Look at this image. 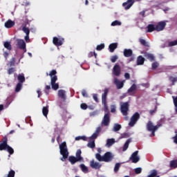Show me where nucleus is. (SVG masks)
I'll return each instance as SVG.
<instances>
[{"instance_id":"31","label":"nucleus","mask_w":177,"mask_h":177,"mask_svg":"<svg viewBox=\"0 0 177 177\" xmlns=\"http://www.w3.org/2000/svg\"><path fill=\"white\" fill-rule=\"evenodd\" d=\"M80 168H81L82 172H84V174H88V172L89 170L88 169V168L86 167V166H85V165L81 164V165H80Z\"/></svg>"},{"instance_id":"10","label":"nucleus","mask_w":177,"mask_h":177,"mask_svg":"<svg viewBox=\"0 0 177 177\" xmlns=\"http://www.w3.org/2000/svg\"><path fill=\"white\" fill-rule=\"evenodd\" d=\"M161 125H162L161 124H159L154 126V124H153V122L149 120L147 123V130L149 132H150L151 131H153L154 129H158V128H160V127H161Z\"/></svg>"},{"instance_id":"64","label":"nucleus","mask_w":177,"mask_h":177,"mask_svg":"<svg viewBox=\"0 0 177 177\" xmlns=\"http://www.w3.org/2000/svg\"><path fill=\"white\" fill-rule=\"evenodd\" d=\"M174 143L177 145V134L173 138Z\"/></svg>"},{"instance_id":"22","label":"nucleus","mask_w":177,"mask_h":177,"mask_svg":"<svg viewBox=\"0 0 177 177\" xmlns=\"http://www.w3.org/2000/svg\"><path fill=\"white\" fill-rule=\"evenodd\" d=\"M123 53H124V57H131V56H132V55L133 54V52L131 49L125 48L124 50Z\"/></svg>"},{"instance_id":"45","label":"nucleus","mask_w":177,"mask_h":177,"mask_svg":"<svg viewBox=\"0 0 177 177\" xmlns=\"http://www.w3.org/2000/svg\"><path fill=\"white\" fill-rule=\"evenodd\" d=\"M117 60H118V55H113L111 57L112 63H115V62H117Z\"/></svg>"},{"instance_id":"1","label":"nucleus","mask_w":177,"mask_h":177,"mask_svg":"<svg viewBox=\"0 0 177 177\" xmlns=\"http://www.w3.org/2000/svg\"><path fill=\"white\" fill-rule=\"evenodd\" d=\"M109 93V89L105 88L104 93L102 95V102L104 105V111L105 113L104 118L102 122V125L107 127L110 122V115L109 113V106H107V94Z\"/></svg>"},{"instance_id":"36","label":"nucleus","mask_w":177,"mask_h":177,"mask_svg":"<svg viewBox=\"0 0 177 177\" xmlns=\"http://www.w3.org/2000/svg\"><path fill=\"white\" fill-rule=\"evenodd\" d=\"M171 168H177V160L170 161Z\"/></svg>"},{"instance_id":"47","label":"nucleus","mask_w":177,"mask_h":177,"mask_svg":"<svg viewBox=\"0 0 177 177\" xmlns=\"http://www.w3.org/2000/svg\"><path fill=\"white\" fill-rule=\"evenodd\" d=\"M157 176V171L153 170L150 175L148 176V177H156Z\"/></svg>"},{"instance_id":"4","label":"nucleus","mask_w":177,"mask_h":177,"mask_svg":"<svg viewBox=\"0 0 177 177\" xmlns=\"http://www.w3.org/2000/svg\"><path fill=\"white\" fill-rule=\"evenodd\" d=\"M81 154H82V151L81 149H77L75 153V156H71L68 157V161L71 162L72 165H74L76 162H80L81 161H84V158L81 156Z\"/></svg>"},{"instance_id":"58","label":"nucleus","mask_w":177,"mask_h":177,"mask_svg":"<svg viewBox=\"0 0 177 177\" xmlns=\"http://www.w3.org/2000/svg\"><path fill=\"white\" fill-rule=\"evenodd\" d=\"M156 110H157V106H155V110H151L149 111V113L151 114V115H153V114H154V113H156Z\"/></svg>"},{"instance_id":"59","label":"nucleus","mask_w":177,"mask_h":177,"mask_svg":"<svg viewBox=\"0 0 177 177\" xmlns=\"http://www.w3.org/2000/svg\"><path fill=\"white\" fill-rule=\"evenodd\" d=\"M170 80H171V82H173V84H174V82H176V81H177V77H170Z\"/></svg>"},{"instance_id":"52","label":"nucleus","mask_w":177,"mask_h":177,"mask_svg":"<svg viewBox=\"0 0 177 177\" xmlns=\"http://www.w3.org/2000/svg\"><path fill=\"white\" fill-rule=\"evenodd\" d=\"M106 146H107V147H110L111 146V138L107 140Z\"/></svg>"},{"instance_id":"42","label":"nucleus","mask_w":177,"mask_h":177,"mask_svg":"<svg viewBox=\"0 0 177 177\" xmlns=\"http://www.w3.org/2000/svg\"><path fill=\"white\" fill-rule=\"evenodd\" d=\"M99 136V134L93 133V135L89 138L90 140H95Z\"/></svg>"},{"instance_id":"3","label":"nucleus","mask_w":177,"mask_h":177,"mask_svg":"<svg viewBox=\"0 0 177 177\" xmlns=\"http://www.w3.org/2000/svg\"><path fill=\"white\" fill-rule=\"evenodd\" d=\"M97 151L98 153L95 154V158L98 161H104V162H109V161L111 160V152H106L103 156H102V155H100V153H102V149L98 148Z\"/></svg>"},{"instance_id":"50","label":"nucleus","mask_w":177,"mask_h":177,"mask_svg":"<svg viewBox=\"0 0 177 177\" xmlns=\"http://www.w3.org/2000/svg\"><path fill=\"white\" fill-rule=\"evenodd\" d=\"M15 63H16V58L12 57V60L10 62V66L12 67V66H15Z\"/></svg>"},{"instance_id":"11","label":"nucleus","mask_w":177,"mask_h":177,"mask_svg":"<svg viewBox=\"0 0 177 177\" xmlns=\"http://www.w3.org/2000/svg\"><path fill=\"white\" fill-rule=\"evenodd\" d=\"M113 74L115 75V77H120V75H121V66H120V64H115L113 68Z\"/></svg>"},{"instance_id":"35","label":"nucleus","mask_w":177,"mask_h":177,"mask_svg":"<svg viewBox=\"0 0 177 177\" xmlns=\"http://www.w3.org/2000/svg\"><path fill=\"white\" fill-rule=\"evenodd\" d=\"M130 140H127V142L124 143V147H123V151H127L128 150V147H129V143Z\"/></svg>"},{"instance_id":"30","label":"nucleus","mask_w":177,"mask_h":177,"mask_svg":"<svg viewBox=\"0 0 177 177\" xmlns=\"http://www.w3.org/2000/svg\"><path fill=\"white\" fill-rule=\"evenodd\" d=\"M87 146L90 148V149H95V140H89L88 143L87 144Z\"/></svg>"},{"instance_id":"15","label":"nucleus","mask_w":177,"mask_h":177,"mask_svg":"<svg viewBox=\"0 0 177 177\" xmlns=\"http://www.w3.org/2000/svg\"><path fill=\"white\" fill-rule=\"evenodd\" d=\"M134 3V0H127L126 2L122 3V6L125 10H128V9H131V8H132Z\"/></svg>"},{"instance_id":"60","label":"nucleus","mask_w":177,"mask_h":177,"mask_svg":"<svg viewBox=\"0 0 177 177\" xmlns=\"http://www.w3.org/2000/svg\"><path fill=\"white\" fill-rule=\"evenodd\" d=\"M116 107L114 105L111 106V113H115Z\"/></svg>"},{"instance_id":"40","label":"nucleus","mask_w":177,"mask_h":177,"mask_svg":"<svg viewBox=\"0 0 177 177\" xmlns=\"http://www.w3.org/2000/svg\"><path fill=\"white\" fill-rule=\"evenodd\" d=\"M121 24H122V23H121V21H120L118 20H115L111 23V26H121Z\"/></svg>"},{"instance_id":"37","label":"nucleus","mask_w":177,"mask_h":177,"mask_svg":"<svg viewBox=\"0 0 177 177\" xmlns=\"http://www.w3.org/2000/svg\"><path fill=\"white\" fill-rule=\"evenodd\" d=\"M23 84L21 83H18L15 87V92H20L21 91V88Z\"/></svg>"},{"instance_id":"43","label":"nucleus","mask_w":177,"mask_h":177,"mask_svg":"<svg viewBox=\"0 0 177 177\" xmlns=\"http://www.w3.org/2000/svg\"><path fill=\"white\" fill-rule=\"evenodd\" d=\"M135 174L136 175H139V174H142V168L141 167H137L134 169Z\"/></svg>"},{"instance_id":"13","label":"nucleus","mask_w":177,"mask_h":177,"mask_svg":"<svg viewBox=\"0 0 177 177\" xmlns=\"http://www.w3.org/2000/svg\"><path fill=\"white\" fill-rule=\"evenodd\" d=\"M18 48H19L21 50H24V53L27 52V49L26 48V41L23 39H18L17 40Z\"/></svg>"},{"instance_id":"19","label":"nucleus","mask_w":177,"mask_h":177,"mask_svg":"<svg viewBox=\"0 0 177 177\" xmlns=\"http://www.w3.org/2000/svg\"><path fill=\"white\" fill-rule=\"evenodd\" d=\"M27 24H28V21L22 24V31H24L26 35H30V29L27 28Z\"/></svg>"},{"instance_id":"24","label":"nucleus","mask_w":177,"mask_h":177,"mask_svg":"<svg viewBox=\"0 0 177 177\" xmlns=\"http://www.w3.org/2000/svg\"><path fill=\"white\" fill-rule=\"evenodd\" d=\"M136 88H137L136 84H132V86L127 91L128 93H129V95H131V96L135 95L133 92L136 91Z\"/></svg>"},{"instance_id":"27","label":"nucleus","mask_w":177,"mask_h":177,"mask_svg":"<svg viewBox=\"0 0 177 177\" xmlns=\"http://www.w3.org/2000/svg\"><path fill=\"white\" fill-rule=\"evenodd\" d=\"M147 32H153V31H156V26L154 24H149L147 26Z\"/></svg>"},{"instance_id":"5","label":"nucleus","mask_w":177,"mask_h":177,"mask_svg":"<svg viewBox=\"0 0 177 177\" xmlns=\"http://www.w3.org/2000/svg\"><path fill=\"white\" fill-rule=\"evenodd\" d=\"M59 153L62 158H61V161H65L68 158V149H67V143L63 142L59 145Z\"/></svg>"},{"instance_id":"9","label":"nucleus","mask_w":177,"mask_h":177,"mask_svg":"<svg viewBox=\"0 0 177 177\" xmlns=\"http://www.w3.org/2000/svg\"><path fill=\"white\" fill-rule=\"evenodd\" d=\"M139 151H134L131 157L129 158L130 161H131L133 164H136V162H139L140 160V158H139Z\"/></svg>"},{"instance_id":"53","label":"nucleus","mask_w":177,"mask_h":177,"mask_svg":"<svg viewBox=\"0 0 177 177\" xmlns=\"http://www.w3.org/2000/svg\"><path fill=\"white\" fill-rule=\"evenodd\" d=\"M82 95L84 97H88V93L86 90H82Z\"/></svg>"},{"instance_id":"34","label":"nucleus","mask_w":177,"mask_h":177,"mask_svg":"<svg viewBox=\"0 0 177 177\" xmlns=\"http://www.w3.org/2000/svg\"><path fill=\"white\" fill-rule=\"evenodd\" d=\"M6 150L8 151V153H9V154L10 156H12V154H13L15 153V150L13 149V148H12V147H10L9 145H8Z\"/></svg>"},{"instance_id":"14","label":"nucleus","mask_w":177,"mask_h":177,"mask_svg":"<svg viewBox=\"0 0 177 177\" xmlns=\"http://www.w3.org/2000/svg\"><path fill=\"white\" fill-rule=\"evenodd\" d=\"M167 26V22L165 21H162L158 23L156 27V31H162Z\"/></svg>"},{"instance_id":"38","label":"nucleus","mask_w":177,"mask_h":177,"mask_svg":"<svg viewBox=\"0 0 177 177\" xmlns=\"http://www.w3.org/2000/svg\"><path fill=\"white\" fill-rule=\"evenodd\" d=\"M117 48H118V43H112L111 44V53H113V52H114V50H115V49H117Z\"/></svg>"},{"instance_id":"28","label":"nucleus","mask_w":177,"mask_h":177,"mask_svg":"<svg viewBox=\"0 0 177 177\" xmlns=\"http://www.w3.org/2000/svg\"><path fill=\"white\" fill-rule=\"evenodd\" d=\"M121 128H122L121 124L116 123L113 125V132H118V131H120Z\"/></svg>"},{"instance_id":"55","label":"nucleus","mask_w":177,"mask_h":177,"mask_svg":"<svg viewBox=\"0 0 177 177\" xmlns=\"http://www.w3.org/2000/svg\"><path fill=\"white\" fill-rule=\"evenodd\" d=\"M101 131H102V128L100 127H99L97 128L95 133H97V135H99V133H100Z\"/></svg>"},{"instance_id":"41","label":"nucleus","mask_w":177,"mask_h":177,"mask_svg":"<svg viewBox=\"0 0 177 177\" xmlns=\"http://www.w3.org/2000/svg\"><path fill=\"white\" fill-rule=\"evenodd\" d=\"M102 49H104V44H101L96 46V50H102Z\"/></svg>"},{"instance_id":"54","label":"nucleus","mask_w":177,"mask_h":177,"mask_svg":"<svg viewBox=\"0 0 177 177\" xmlns=\"http://www.w3.org/2000/svg\"><path fill=\"white\" fill-rule=\"evenodd\" d=\"M3 55V57L6 59V60H8V57H9V53L5 51Z\"/></svg>"},{"instance_id":"39","label":"nucleus","mask_w":177,"mask_h":177,"mask_svg":"<svg viewBox=\"0 0 177 177\" xmlns=\"http://www.w3.org/2000/svg\"><path fill=\"white\" fill-rule=\"evenodd\" d=\"M93 56L95 59H97V54L95 51L88 53V57H93Z\"/></svg>"},{"instance_id":"51","label":"nucleus","mask_w":177,"mask_h":177,"mask_svg":"<svg viewBox=\"0 0 177 177\" xmlns=\"http://www.w3.org/2000/svg\"><path fill=\"white\" fill-rule=\"evenodd\" d=\"M93 98L96 102V103H99V99L97 98V94H93Z\"/></svg>"},{"instance_id":"18","label":"nucleus","mask_w":177,"mask_h":177,"mask_svg":"<svg viewBox=\"0 0 177 177\" xmlns=\"http://www.w3.org/2000/svg\"><path fill=\"white\" fill-rule=\"evenodd\" d=\"M63 41H64V39H60L56 37H53V43L56 46H62V45H63Z\"/></svg>"},{"instance_id":"6","label":"nucleus","mask_w":177,"mask_h":177,"mask_svg":"<svg viewBox=\"0 0 177 177\" xmlns=\"http://www.w3.org/2000/svg\"><path fill=\"white\" fill-rule=\"evenodd\" d=\"M120 111L124 117V120H128V112L129 111V102H121L120 104Z\"/></svg>"},{"instance_id":"12","label":"nucleus","mask_w":177,"mask_h":177,"mask_svg":"<svg viewBox=\"0 0 177 177\" xmlns=\"http://www.w3.org/2000/svg\"><path fill=\"white\" fill-rule=\"evenodd\" d=\"M8 146V137L6 136L3 138L1 143H0V151H2L3 150H6Z\"/></svg>"},{"instance_id":"33","label":"nucleus","mask_w":177,"mask_h":177,"mask_svg":"<svg viewBox=\"0 0 177 177\" xmlns=\"http://www.w3.org/2000/svg\"><path fill=\"white\" fill-rule=\"evenodd\" d=\"M120 168H121V163H119V162L116 163L115 165V167L113 169L115 174H117V172H118V171H120Z\"/></svg>"},{"instance_id":"44","label":"nucleus","mask_w":177,"mask_h":177,"mask_svg":"<svg viewBox=\"0 0 177 177\" xmlns=\"http://www.w3.org/2000/svg\"><path fill=\"white\" fill-rule=\"evenodd\" d=\"M16 71V69H15V68H10L8 70V75H11V74H13V73H15Z\"/></svg>"},{"instance_id":"48","label":"nucleus","mask_w":177,"mask_h":177,"mask_svg":"<svg viewBox=\"0 0 177 177\" xmlns=\"http://www.w3.org/2000/svg\"><path fill=\"white\" fill-rule=\"evenodd\" d=\"M159 66L158 62H155L152 64V70H156V68H157Z\"/></svg>"},{"instance_id":"17","label":"nucleus","mask_w":177,"mask_h":177,"mask_svg":"<svg viewBox=\"0 0 177 177\" xmlns=\"http://www.w3.org/2000/svg\"><path fill=\"white\" fill-rule=\"evenodd\" d=\"M113 84H115L117 89H122L124 88V82L120 81L118 78L114 79Z\"/></svg>"},{"instance_id":"49","label":"nucleus","mask_w":177,"mask_h":177,"mask_svg":"<svg viewBox=\"0 0 177 177\" xmlns=\"http://www.w3.org/2000/svg\"><path fill=\"white\" fill-rule=\"evenodd\" d=\"M80 108L82 110H86V109H88V105L86 103H82L80 104Z\"/></svg>"},{"instance_id":"21","label":"nucleus","mask_w":177,"mask_h":177,"mask_svg":"<svg viewBox=\"0 0 177 177\" xmlns=\"http://www.w3.org/2000/svg\"><path fill=\"white\" fill-rule=\"evenodd\" d=\"M145 57H143L142 55H139L137 57V66H143L145 64Z\"/></svg>"},{"instance_id":"23","label":"nucleus","mask_w":177,"mask_h":177,"mask_svg":"<svg viewBox=\"0 0 177 177\" xmlns=\"http://www.w3.org/2000/svg\"><path fill=\"white\" fill-rule=\"evenodd\" d=\"M139 42L142 46H145V48H150V44L149 41L145 40V39H139Z\"/></svg>"},{"instance_id":"29","label":"nucleus","mask_w":177,"mask_h":177,"mask_svg":"<svg viewBox=\"0 0 177 177\" xmlns=\"http://www.w3.org/2000/svg\"><path fill=\"white\" fill-rule=\"evenodd\" d=\"M3 46L8 50H12V44H10V42H9V41L4 42L3 43Z\"/></svg>"},{"instance_id":"63","label":"nucleus","mask_w":177,"mask_h":177,"mask_svg":"<svg viewBox=\"0 0 177 177\" xmlns=\"http://www.w3.org/2000/svg\"><path fill=\"white\" fill-rule=\"evenodd\" d=\"M145 14H146V11L145 10L140 12V16H142V17H145Z\"/></svg>"},{"instance_id":"32","label":"nucleus","mask_w":177,"mask_h":177,"mask_svg":"<svg viewBox=\"0 0 177 177\" xmlns=\"http://www.w3.org/2000/svg\"><path fill=\"white\" fill-rule=\"evenodd\" d=\"M18 81H19L20 84H23L24 81H26V77H24V75H18Z\"/></svg>"},{"instance_id":"7","label":"nucleus","mask_w":177,"mask_h":177,"mask_svg":"<svg viewBox=\"0 0 177 177\" xmlns=\"http://www.w3.org/2000/svg\"><path fill=\"white\" fill-rule=\"evenodd\" d=\"M58 96L63 100V102H60L59 106L61 109H64L66 106V91L62 89L59 90Z\"/></svg>"},{"instance_id":"46","label":"nucleus","mask_w":177,"mask_h":177,"mask_svg":"<svg viewBox=\"0 0 177 177\" xmlns=\"http://www.w3.org/2000/svg\"><path fill=\"white\" fill-rule=\"evenodd\" d=\"M168 45L169 46H175L176 45H177V39L172 41H169Z\"/></svg>"},{"instance_id":"26","label":"nucleus","mask_w":177,"mask_h":177,"mask_svg":"<svg viewBox=\"0 0 177 177\" xmlns=\"http://www.w3.org/2000/svg\"><path fill=\"white\" fill-rule=\"evenodd\" d=\"M42 113H43V115H44V117H48V114L49 113V106H44L42 109Z\"/></svg>"},{"instance_id":"16","label":"nucleus","mask_w":177,"mask_h":177,"mask_svg":"<svg viewBox=\"0 0 177 177\" xmlns=\"http://www.w3.org/2000/svg\"><path fill=\"white\" fill-rule=\"evenodd\" d=\"M141 53L142 55H144V57L149 60V62H154V60H156V57L151 53H149L146 51H142Z\"/></svg>"},{"instance_id":"61","label":"nucleus","mask_w":177,"mask_h":177,"mask_svg":"<svg viewBox=\"0 0 177 177\" xmlns=\"http://www.w3.org/2000/svg\"><path fill=\"white\" fill-rule=\"evenodd\" d=\"M158 129H153V130H151V131L149 132H151V135L152 136H156V131H157Z\"/></svg>"},{"instance_id":"2","label":"nucleus","mask_w":177,"mask_h":177,"mask_svg":"<svg viewBox=\"0 0 177 177\" xmlns=\"http://www.w3.org/2000/svg\"><path fill=\"white\" fill-rule=\"evenodd\" d=\"M56 74H57V71L55 69L50 71V73H46V75L50 77L51 88L54 91H57L59 88V83H56V81H57V75Z\"/></svg>"},{"instance_id":"56","label":"nucleus","mask_w":177,"mask_h":177,"mask_svg":"<svg viewBox=\"0 0 177 177\" xmlns=\"http://www.w3.org/2000/svg\"><path fill=\"white\" fill-rule=\"evenodd\" d=\"M124 77L126 78V80H129L131 78V75H129V73H124Z\"/></svg>"},{"instance_id":"62","label":"nucleus","mask_w":177,"mask_h":177,"mask_svg":"<svg viewBox=\"0 0 177 177\" xmlns=\"http://www.w3.org/2000/svg\"><path fill=\"white\" fill-rule=\"evenodd\" d=\"M127 136H128V133H124L121 134L122 138H127Z\"/></svg>"},{"instance_id":"57","label":"nucleus","mask_w":177,"mask_h":177,"mask_svg":"<svg viewBox=\"0 0 177 177\" xmlns=\"http://www.w3.org/2000/svg\"><path fill=\"white\" fill-rule=\"evenodd\" d=\"M25 41L26 42H30V35H26L25 36Z\"/></svg>"},{"instance_id":"20","label":"nucleus","mask_w":177,"mask_h":177,"mask_svg":"<svg viewBox=\"0 0 177 177\" xmlns=\"http://www.w3.org/2000/svg\"><path fill=\"white\" fill-rule=\"evenodd\" d=\"M90 166L93 169H100V168L102 167V165H100L99 162H95V160H91L90 162Z\"/></svg>"},{"instance_id":"8","label":"nucleus","mask_w":177,"mask_h":177,"mask_svg":"<svg viewBox=\"0 0 177 177\" xmlns=\"http://www.w3.org/2000/svg\"><path fill=\"white\" fill-rule=\"evenodd\" d=\"M140 118V114L139 113L136 112L131 118L130 122L129 123V127H134L135 124L139 121V119Z\"/></svg>"},{"instance_id":"25","label":"nucleus","mask_w":177,"mask_h":177,"mask_svg":"<svg viewBox=\"0 0 177 177\" xmlns=\"http://www.w3.org/2000/svg\"><path fill=\"white\" fill-rule=\"evenodd\" d=\"M15 26V21L9 19L5 23V27L6 28H12Z\"/></svg>"}]
</instances>
